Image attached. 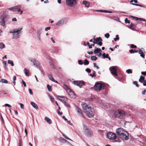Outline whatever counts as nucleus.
I'll use <instances>...</instances> for the list:
<instances>
[{
	"instance_id": "nucleus-41",
	"label": "nucleus",
	"mask_w": 146,
	"mask_h": 146,
	"mask_svg": "<svg viewBox=\"0 0 146 146\" xmlns=\"http://www.w3.org/2000/svg\"><path fill=\"white\" fill-rule=\"evenodd\" d=\"M59 140L62 143H63L65 141H66V140H65L63 138H61L59 139Z\"/></svg>"
},
{
	"instance_id": "nucleus-52",
	"label": "nucleus",
	"mask_w": 146,
	"mask_h": 146,
	"mask_svg": "<svg viewBox=\"0 0 146 146\" xmlns=\"http://www.w3.org/2000/svg\"><path fill=\"white\" fill-rule=\"evenodd\" d=\"M85 70L86 72H87L88 73H90L91 71V70L88 68H87Z\"/></svg>"
},
{
	"instance_id": "nucleus-10",
	"label": "nucleus",
	"mask_w": 146,
	"mask_h": 146,
	"mask_svg": "<svg viewBox=\"0 0 146 146\" xmlns=\"http://www.w3.org/2000/svg\"><path fill=\"white\" fill-rule=\"evenodd\" d=\"M75 107L76 111L77 112L78 115L84 118H85V117L82 111L77 106H75Z\"/></svg>"
},
{
	"instance_id": "nucleus-19",
	"label": "nucleus",
	"mask_w": 146,
	"mask_h": 146,
	"mask_svg": "<svg viewBox=\"0 0 146 146\" xmlns=\"http://www.w3.org/2000/svg\"><path fill=\"white\" fill-rule=\"evenodd\" d=\"M5 19L3 17H0V25L3 26L5 25Z\"/></svg>"
},
{
	"instance_id": "nucleus-6",
	"label": "nucleus",
	"mask_w": 146,
	"mask_h": 146,
	"mask_svg": "<svg viewBox=\"0 0 146 146\" xmlns=\"http://www.w3.org/2000/svg\"><path fill=\"white\" fill-rule=\"evenodd\" d=\"M104 84L100 82L96 83L94 86V89L95 90L99 91L104 88Z\"/></svg>"
},
{
	"instance_id": "nucleus-54",
	"label": "nucleus",
	"mask_w": 146,
	"mask_h": 146,
	"mask_svg": "<svg viewBox=\"0 0 146 146\" xmlns=\"http://www.w3.org/2000/svg\"><path fill=\"white\" fill-rule=\"evenodd\" d=\"M18 11H17L18 12H20V14H21L23 12V11H21V9L19 8H18Z\"/></svg>"
},
{
	"instance_id": "nucleus-31",
	"label": "nucleus",
	"mask_w": 146,
	"mask_h": 146,
	"mask_svg": "<svg viewBox=\"0 0 146 146\" xmlns=\"http://www.w3.org/2000/svg\"><path fill=\"white\" fill-rule=\"evenodd\" d=\"M63 88L64 89L66 90L67 91V92L68 91V89H70L68 88V86L67 85L65 84L63 85Z\"/></svg>"
},
{
	"instance_id": "nucleus-18",
	"label": "nucleus",
	"mask_w": 146,
	"mask_h": 146,
	"mask_svg": "<svg viewBox=\"0 0 146 146\" xmlns=\"http://www.w3.org/2000/svg\"><path fill=\"white\" fill-rule=\"evenodd\" d=\"M81 106L84 109V111L86 110L88 108H89L90 107L86 103H83L81 104Z\"/></svg>"
},
{
	"instance_id": "nucleus-62",
	"label": "nucleus",
	"mask_w": 146,
	"mask_h": 146,
	"mask_svg": "<svg viewBox=\"0 0 146 146\" xmlns=\"http://www.w3.org/2000/svg\"><path fill=\"white\" fill-rule=\"evenodd\" d=\"M141 74L143 75H144V76H146V71H145L144 72H141Z\"/></svg>"
},
{
	"instance_id": "nucleus-26",
	"label": "nucleus",
	"mask_w": 146,
	"mask_h": 146,
	"mask_svg": "<svg viewBox=\"0 0 146 146\" xmlns=\"http://www.w3.org/2000/svg\"><path fill=\"white\" fill-rule=\"evenodd\" d=\"M145 80H144V77L143 76H140V78L139 79V81L141 82L142 83L143 81H144V82Z\"/></svg>"
},
{
	"instance_id": "nucleus-59",
	"label": "nucleus",
	"mask_w": 146,
	"mask_h": 146,
	"mask_svg": "<svg viewBox=\"0 0 146 146\" xmlns=\"http://www.w3.org/2000/svg\"><path fill=\"white\" fill-rule=\"evenodd\" d=\"M131 17L134 18L136 20H139V18H138V17H134V16H131Z\"/></svg>"
},
{
	"instance_id": "nucleus-37",
	"label": "nucleus",
	"mask_w": 146,
	"mask_h": 146,
	"mask_svg": "<svg viewBox=\"0 0 146 146\" xmlns=\"http://www.w3.org/2000/svg\"><path fill=\"white\" fill-rule=\"evenodd\" d=\"M47 88L48 90L50 91H51L52 89H51V86L48 84H47Z\"/></svg>"
},
{
	"instance_id": "nucleus-2",
	"label": "nucleus",
	"mask_w": 146,
	"mask_h": 146,
	"mask_svg": "<svg viewBox=\"0 0 146 146\" xmlns=\"http://www.w3.org/2000/svg\"><path fill=\"white\" fill-rule=\"evenodd\" d=\"M114 115L115 117L122 119L126 116V113L123 110H118L114 112Z\"/></svg>"
},
{
	"instance_id": "nucleus-15",
	"label": "nucleus",
	"mask_w": 146,
	"mask_h": 146,
	"mask_svg": "<svg viewBox=\"0 0 146 146\" xmlns=\"http://www.w3.org/2000/svg\"><path fill=\"white\" fill-rule=\"evenodd\" d=\"M21 7V6L20 5L16 6L14 7L10 8L8 9L12 11H15L18 8H20Z\"/></svg>"
},
{
	"instance_id": "nucleus-28",
	"label": "nucleus",
	"mask_w": 146,
	"mask_h": 146,
	"mask_svg": "<svg viewBox=\"0 0 146 146\" xmlns=\"http://www.w3.org/2000/svg\"><path fill=\"white\" fill-rule=\"evenodd\" d=\"M0 82L5 84H7L8 83V81L6 80L5 79H1L0 80Z\"/></svg>"
},
{
	"instance_id": "nucleus-16",
	"label": "nucleus",
	"mask_w": 146,
	"mask_h": 146,
	"mask_svg": "<svg viewBox=\"0 0 146 146\" xmlns=\"http://www.w3.org/2000/svg\"><path fill=\"white\" fill-rule=\"evenodd\" d=\"M58 98L62 102L64 103L66 102L67 100V98L65 96H58Z\"/></svg>"
},
{
	"instance_id": "nucleus-44",
	"label": "nucleus",
	"mask_w": 146,
	"mask_h": 146,
	"mask_svg": "<svg viewBox=\"0 0 146 146\" xmlns=\"http://www.w3.org/2000/svg\"><path fill=\"white\" fill-rule=\"evenodd\" d=\"M62 135L65 138H66L67 139L69 140L72 141V140L71 139H70V138H69V137H67L63 133Z\"/></svg>"
},
{
	"instance_id": "nucleus-42",
	"label": "nucleus",
	"mask_w": 146,
	"mask_h": 146,
	"mask_svg": "<svg viewBox=\"0 0 146 146\" xmlns=\"http://www.w3.org/2000/svg\"><path fill=\"white\" fill-rule=\"evenodd\" d=\"M89 62L87 60H85L84 62V64L85 65H87L89 64Z\"/></svg>"
},
{
	"instance_id": "nucleus-11",
	"label": "nucleus",
	"mask_w": 146,
	"mask_h": 146,
	"mask_svg": "<svg viewBox=\"0 0 146 146\" xmlns=\"http://www.w3.org/2000/svg\"><path fill=\"white\" fill-rule=\"evenodd\" d=\"M125 131L122 128H119L117 129L116 130V133L119 136V137L120 135H122V134L124 133V132H125Z\"/></svg>"
},
{
	"instance_id": "nucleus-47",
	"label": "nucleus",
	"mask_w": 146,
	"mask_h": 146,
	"mask_svg": "<svg viewBox=\"0 0 146 146\" xmlns=\"http://www.w3.org/2000/svg\"><path fill=\"white\" fill-rule=\"evenodd\" d=\"M105 36L106 38H108L110 36V34L108 33H107L105 34Z\"/></svg>"
},
{
	"instance_id": "nucleus-43",
	"label": "nucleus",
	"mask_w": 146,
	"mask_h": 146,
	"mask_svg": "<svg viewBox=\"0 0 146 146\" xmlns=\"http://www.w3.org/2000/svg\"><path fill=\"white\" fill-rule=\"evenodd\" d=\"M119 39V35H117L116 36V37L114 38V40L115 41H116L117 40Z\"/></svg>"
},
{
	"instance_id": "nucleus-4",
	"label": "nucleus",
	"mask_w": 146,
	"mask_h": 146,
	"mask_svg": "<svg viewBox=\"0 0 146 146\" xmlns=\"http://www.w3.org/2000/svg\"><path fill=\"white\" fill-rule=\"evenodd\" d=\"M85 113L88 117L91 118L94 115V109L90 107L89 108H88L85 111Z\"/></svg>"
},
{
	"instance_id": "nucleus-14",
	"label": "nucleus",
	"mask_w": 146,
	"mask_h": 146,
	"mask_svg": "<svg viewBox=\"0 0 146 146\" xmlns=\"http://www.w3.org/2000/svg\"><path fill=\"white\" fill-rule=\"evenodd\" d=\"M67 92L71 98H75V94L70 89H68Z\"/></svg>"
},
{
	"instance_id": "nucleus-61",
	"label": "nucleus",
	"mask_w": 146,
	"mask_h": 146,
	"mask_svg": "<svg viewBox=\"0 0 146 146\" xmlns=\"http://www.w3.org/2000/svg\"><path fill=\"white\" fill-rule=\"evenodd\" d=\"M133 1H134L135 3H137V0H131L130 1V3H131Z\"/></svg>"
},
{
	"instance_id": "nucleus-48",
	"label": "nucleus",
	"mask_w": 146,
	"mask_h": 146,
	"mask_svg": "<svg viewBox=\"0 0 146 146\" xmlns=\"http://www.w3.org/2000/svg\"><path fill=\"white\" fill-rule=\"evenodd\" d=\"M133 84H135V86H137V87H138L139 86V85L137 83V82L136 81H134L133 82Z\"/></svg>"
},
{
	"instance_id": "nucleus-9",
	"label": "nucleus",
	"mask_w": 146,
	"mask_h": 146,
	"mask_svg": "<svg viewBox=\"0 0 146 146\" xmlns=\"http://www.w3.org/2000/svg\"><path fill=\"white\" fill-rule=\"evenodd\" d=\"M123 134H122V135H120L119 137L121 139L123 140H127L129 139V135L128 133L126 131Z\"/></svg>"
},
{
	"instance_id": "nucleus-12",
	"label": "nucleus",
	"mask_w": 146,
	"mask_h": 146,
	"mask_svg": "<svg viewBox=\"0 0 146 146\" xmlns=\"http://www.w3.org/2000/svg\"><path fill=\"white\" fill-rule=\"evenodd\" d=\"M66 21L65 19H62L59 20L56 23V25L58 26H60L66 23Z\"/></svg>"
},
{
	"instance_id": "nucleus-46",
	"label": "nucleus",
	"mask_w": 146,
	"mask_h": 146,
	"mask_svg": "<svg viewBox=\"0 0 146 146\" xmlns=\"http://www.w3.org/2000/svg\"><path fill=\"white\" fill-rule=\"evenodd\" d=\"M125 21L126 23H130L129 21L127 18H125Z\"/></svg>"
},
{
	"instance_id": "nucleus-21",
	"label": "nucleus",
	"mask_w": 146,
	"mask_h": 146,
	"mask_svg": "<svg viewBox=\"0 0 146 146\" xmlns=\"http://www.w3.org/2000/svg\"><path fill=\"white\" fill-rule=\"evenodd\" d=\"M139 53L140 54L141 56L143 58H145V54H143V50H140L139 52Z\"/></svg>"
},
{
	"instance_id": "nucleus-8",
	"label": "nucleus",
	"mask_w": 146,
	"mask_h": 146,
	"mask_svg": "<svg viewBox=\"0 0 146 146\" xmlns=\"http://www.w3.org/2000/svg\"><path fill=\"white\" fill-rule=\"evenodd\" d=\"M106 135L108 139L110 140H114L116 138V136L115 134L109 132L107 133H106Z\"/></svg>"
},
{
	"instance_id": "nucleus-3",
	"label": "nucleus",
	"mask_w": 146,
	"mask_h": 146,
	"mask_svg": "<svg viewBox=\"0 0 146 146\" xmlns=\"http://www.w3.org/2000/svg\"><path fill=\"white\" fill-rule=\"evenodd\" d=\"M22 29V28H19L11 31L10 33H13V38L14 39H16L19 37L20 31Z\"/></svg>"
},
{
	"instance_id": "nucleus-49",
	"label": "nucleus",
	"mask_w": 146,
	"mask_h": 146,
	"mask_svg": "<svg viewBox=\"0 0 146 146\" xmlns=\"http://www.w3.org/2000/svg\"><path fill=\"white\" fill-rule=\"evenodd\" d=\"M131 47L132 48H135L137 47L136 45L133 44H131L130 45Z\"/></svg>"
},
{
	"instance_id": "nucleus-50",
	"label": "nucleus",
	"mask_w": 146,
	"mask_h": 146,
	"mask_svg": "<svg viewBox=\"0 0 146 146\" xmlns=\"http://www.w3.org/2000/svg\"><path fill=\"white\" fill-rule=\"evenodd\" d=\"M22 84L24 85V86L25 87H26L27 86V85L25 82L23 80L22 81Z\"/></svg>"
},
{
	"instance_id": "nucleus-45",
	"label": "nucleus",
	"mask_w": 146,
	"mask_h": 146,
	"mask_svg": "<svg viewBox=\"0 0 146 146\" xmlns=\"http://www.w3.org/2000/svg\"><path fill=\"white\" fill-rule=\"evenodd\" d=\"M64 103V104L65 106L66 107H70V105L68 103L66 102H65Z\"/></svg>"
},
{
	"instance_id": "nucleus-63",
	"label": "nucleus",
	"mask_w": 146,
	"mask_h": 146,
	"mask_svg": "<svg viewBox=\"0 0 146 146\" xmlns=\"http://www.w3.org/2000/svg\"><path fill=\"white\" fill-rule=\"evenodd\" d=\"M70 125H72V124L71 123L70 121H68V120L66 121Z\"/></svg>"
},
{
	"instance_id": "nucleus-7",
	"label": "nucleus",
	"mask_w": 146,
	"mask_h": 146,
	"mask_svg": "<svg viewBox=\"0 0 146 146\" xmlns=\"http://www.w3.org/2000/svg\"><path fill=\"white\" fill-rule=\"evenodd\" d=\"M117 69L118 67L117 66H113L109 68V70L112 75L115 76H117Z\"/></svg>"
},
{
	"instance_id": "nucleus-34",
	"label": "nucleus",
	"mask_w": 146,
	"mask_h": 146,
	"mask_svg": "<svg viewBox=\"0 0 146 146\" xmlns=\"http://www.w3.org/2000/svg\"><path fill=\"white\" fill-rule=\"evenodd\" d=\"M131 4H132L133 5H134L136 6H140V7H145L144 6H142L141 5H140V4H139L132 3Z\"/></svg>"
},
{
	"instance_id": "nucleus-64",
	"label": "nucleus",
	"mask_w": 146,
	"mask_h": 146,
	"mask_svg": "<svg viewBox=\"0 0 146 146\" xmlns=\"http://www.w3.org/2000/svg\"><path fill=\"white\" fill-rule=\"evenodd\" d=\"M146 92V90H144L142 92V93L144 95L145 94V93Z\"/></svg>"
},
{
	"instance_id": "nucleus-25",
	"label": "nucleus",
	"mask_w": 146,
	"mask_h": 146,
	"mask_svg": "<svg viewBox=\"0 0 146 146\" xmlns=\"http://www.w3.org/2000/svg\"><path fill=\"white\" fill-rule=\"evenodd\" d=\"M24 72L25 73V75L27 76H29V70L27 69L26 68H25L24 70Z\"/></svg>"
},
{
	"instance_id": "nucleus-36",
	"label": "nucleus",
	"mask_w": 146,
	"mask_h": 146,
	"mask_svg": "<svg viewBox=\"0 0 146 146\" xmlns=\"http://www.w3.org/2000/svg\"><path fill=\"white\" fill-rule=\"evenodd\" d=\"M129 52L131 53H134L137 52V51L135 50L131 49L129 50Z\"/></svg>"
},
{
	"instance_id": "nucleus-51",
	"label": "nucleus",
	"mask_w": 146,
	"mask_h": 146,
	"mask_svg": "<svg viewBox=\"0 0 146 146\" xmlns=\"http://www.w3.org/2000/svg\"><path fill=\"white\" fill-rule=\"evenodd\" d=\"M78 64L80 65H82L83 64V62L82 60H79L78 61Z\"/></svg>"
},
{
	"instance_id": "nucleus-56",
	"label": "nucleus",
	"mask_w": 146,
	"mask_h": 146,
	"mask_svg": "<svg viewBox=\"0 0 146 146\" xmlns=\"http://www.w3.org/2000/svg\"><path fill=\"white\" fill-rule=\"evenodd\" d=\"M20 107L21 109H23L24 108V106L23 104L21 103H20Z\"/></svg>"
},
{
	"instance_id": "nucleus-13",
	"label": "nucleus",
	"mask_w": 146,
	"mask_h": 146,
	"mask_svg": "<svg viewBox=\"0 0 146 146\" xmlns=\"http://www.w3.org/2000/svg\"><path fill=\"white\" fill-rule=\"evenodd\" d=\"M74 84L77 86L81 88L82 85L84 84V82L83 81H73Z\"/></svg>"
},
{
	"instance_id": "nucleus-30",
	"label": "nucleus",
	"mask_w": 146,
	"mask_h": 146,
	"mask_svg": "<svg viewBox=\"0 0 146 146\" xmlns=\"http://www.w3.org/2000/svg\"><path fill=\"white\" fill-rule=\"evenodd\" d=\"M5 47V44L2 42L0 43V48L1 49H3Z\"/></svg>"
},
{
	"instance_id": "nucleus-40",
	"label": "nucleus",
	"mask_w": 146,
	"mask_h": 146,
	"mask_svg": "<svg viewBox=\"0 0 146 146\" xmlns=\"http://www.w3.org/2000/svg\"><path fill=\"white\" fill-rule=\"evenodd\" d=\"M126 72L128 74H131L132 73V70L130 69H129L128 70H126Z\"/></svg>"
},
{
	"instance_id": "nucleus-23",
	"label": "nucleus",
	"mask_w": 146,
	"mask_h": 146,
	"mask_svg": "<svg viewBox=\"0 0 146 146\" xmlns=\"http://www.w3.org/2000/svg\"><path fill=\"white\" fill-rule=\"evenodd\" d=\"M45 120L49 124H51L52 123L51 120L48 117H45Z\"/></svg>"
},
{
	"instance_id": "nucleus-33",
	"label": "nucleus",
	"mask_w": 146,
	"mask_h": 146,
	"mask_svg": "<svg viewBox=\"0 0 146 146\" xmlns=\"http://www.w3.org/2000/svg\"><path fill=\"white\" fill-rule=\"evenodd\" d=\"M8 63L10 64L11 65V66H14V64L13 61L11 60H8Z\"/></svg>"
},
{
	"instance_id": "nucleus-24",
	"label": "nucleus",
	"mask_w": 146,
	"mask_h": 146,
	"mask_svg": "<svg viewBox=\"0 0 146 146\" xmlns=\"http://www.w3.org/2000/svg\"><path fill=\"white\" fill-rule=\"evenodd\" d=\"M83 4L87 7H88L90 6V3L86 1H83Z\"/></svg>"
},
{
	"instance_id": "nucleus-39",
	"label": "nucleus",
	"mask_w": 146,
	"mask_h": 146,
	"mask_svg": "<svg viewBox=\"0 0 146 146\" xmlns=\"http://www.w3.org/2000/svg\"><path fill=\"white\" fill-rule=\"evenodd\" d=\"M99 52V51H98V48H96L94 51V53L95 54H96L97 53H98Z\"/></svg>"
},
{
	"instance_id": "nucleus-32",
	"label": "nucleus",
	"mask_w": 146,
	"mask_h": 146,
	"mask_svg": "<svg viewBox=\"0 0 146 146\" xmlns=\"http://www.w3.org/2000/svg\"><path fill=\"white\" fill-rule=\"evenodd\" d=\"M95 40L97 42H99L100 41H102V40L101 39V38L100 37H99L98 38H96V39H95Z\"/></svg>"
},
{
	"instance_id": "nucleus-22",
	"label": "nucleus",
	"mask_w": 146,
	"mask_h": 146,
	"mask_svg": "<svg viewBox=\"0 0 146 146\" xmlns=\"http://www.w3.org/2000/svg\"><path fill=\"white\" fill-rule=\"evenodd\" d=\"M41 30L39 29L38 30L37 32V36L39 40H40V34H41Z\"/></svg>"
},
{
	"instance_id": "nucleus-27",
	"label": "nucleus",
	"mask_w": 146,
	"mask_h": 146,
	"mask_svg": "<svg viewBox=\"0 0 146 146\" xmlns=\"http://www.w3.org/2000/svg\"><path fill=\"white\" fill-rule=\"evenodd\" d=\"M47 76L48 77L49 79L52 81H54L55 80L54 79L53 77L49 74L47 75Z\"/></svg>"
},
{
	"instance_id": "nucleus-57",
	"label": "nucleus",
	"mask_w": 146,
	"mask_h": 146,
	"mask_svg": "<svg viewBox=\"0 0 146 146\" xmlns=\"http://www.w3.org/2000/svg\"><path fill=\"white\" fill-rule=\"evenodd\" d=\"M94 67H96L97 69H99V67L98 66H97V64L96 63H94Z\"/></svg>"
},
{
	"instance_id": "nucleus-53",
	"label": "nucleus",
	"mask_w": 146,
	"mask_h": 146,
	"mask_svg": "<svg viewBox=\"0 0 146 146\" xmlns=\"http://www.w3.org/2000/svg\"><path fill=\"white\" fill-rule=\"evenodd\" d=\"M28 90L29 91V92L30 94L31 95H32L33 94V92L31 90L30 88H29Z\"/></svg>"
},
{
	"instance_id": "nucleus-60",
	"label": "nucleus",
	"mask_w": 146,
	"mask_h": 146,
	"mask_svg": "<svg viewBox=\"0 0 146 146\" xmlns=\"http://www.w3.org/2000/svg\"><path fill=\"white\" fill-rule=\"evenodd\" d=\"M50 27H47L45 28V30L46 31H47L48 30H50Z\"/></svg>"
},
{
	"instance_id": "nucleus-20",
	"label": "nucleus",
	"mask_w": 146,
	"mask_h": 146,
	"mask_svg": "<svg viewBox=\"0 0 146 146\" xmlns=\"http://www.w3.org/2000/svg\"><path fill=\"white\" fill-rule=\"evenodd\" d=\"M31 104L32 106L35 109H37L38 108V106L33 102H32L31 103Z\"/></svg>"
},
{
	"instance_id": "nucleus-58",
	"label": "nucleus",
	"mask_w": 146,
	"mask_h": 146,
	"mask_svg": "<svg viewBox=\"0 0 146 146\" xmlns=\"http://www.w3.org/2000/svg\"><path fill=\"white\" fill-rule=\"evenodd\" d=\"M102 41H101L98 42L97 43V44L100 46H102Z\"/></svg>"
},
{
	"instance_id": "nucleus-5",
	"label": "nucleus",
	"mask_w": 146,
	"mask_h": 146,
	"mask_svg": "<svg viewBox=\"0 0 146 146\" xmlns=\"http://www.w3.org/2000/svg\"><path fill=\"white\" fill-rule=\"evenodd\" d=\"M78 0H66V4L70 7H75L77 4Z\"/></svg>"
},
{
	"instance_id": "nucleus-1",
	"label": "nucleus",
	"mask_w": 146,
	"mask_h": 146,
	"mask_svg": "<svg viewBox=\"0 0 146 146\" xmlns=\"http://www.w3.org/2000/svg\"><path fill=\"white\" fill-rule=\"evenodd\" d=\"M84 133V135L86 136L91 137L93 135L92 131L85 124L83 123Z\"/></svg>"
},
{
	"instance_id": "nucleus-17",
	"label": "nucleus",
	"mask_w": 146,
	"mask_h": 146,
	"mask_svg": "<svg viewBox=\"0 0 146 146\" xmlns=\"http://www.w3.org/2000/svg\"><path fill=\"white\" fill-rule=\"evenodd\" d=\"M31 61L33 62L34 64L36 66L37 68H39L40 67V64L38 60L33 59V60H31Z\"/></svg>"
},
{
	"instance_id": "nucleus-35",
	"label": "nucleus",
	"mask_w": 146,
	"mask_h": 146,
	"mask_svg": "<svg viewBox=\"0 0 146 146\" xmlns=\"http://www.w3.org/2000/svg\"><path fill=\"white\" fill-rule=\"evenodd\" d=\"M96 73V72L94 71H93V74H90V76H91L92 78L94 77H95L96 76V75H95Z\"/></svg>"
},
{
	"instance_id": "nucleus-38",
	"label": "nucleus",
	"mask_w": 146,
	"mask_h": 146,
	"mask_svg": "<svg viewBox=\"0 0 146 146\" xmlns=\"http://www.w3.org/2000/svg\"><path fill=\"white\" fill-rule=\"evenodd\" d=\"M16 79V76H14L13 78V83L14 84V85H15V80Z\"/></svg>"
},
{
	"instance_id": "nucleus-29",
	"label": "nucleus",
	"mask_w": 146,
	"mask_h": 146,
	"mask_svg": "<svg viewBox=\"0 0 146 146\" xmlns=\"http://www.w3.org/2000/svg\"><path fill=\"white\" fill-rule=\"evenodd\" d=\"M97 58V57L96 56H91V59L92 60H96Z\"/></svg>"
},
{
	"instance_id": "nucleus-55",
	"label": "nucleus",
	"mask_w": 146,
	"mask_h": 146,
	"mask_svg": "<svg viewBox=\"0 0 146 146\" xmlns=\"http://www.w3.org/2000/svg\"><path fill=\"white\" fill-rule=\"evenodd\" d=\"M49 97L50 98L51 101L52 102H54V98H53L52 97L50 96H49Z\"/></svg>"
}]
</instances>
